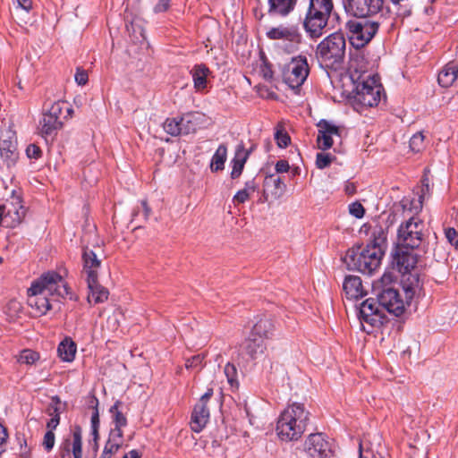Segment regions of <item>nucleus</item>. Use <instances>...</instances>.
<instances>
[{
    "label": "nucleus",
    "mask_w": 458,
    "mask_h": 458,
    "mask_svg": "<svg viewBox=\"0 0 458 458\" xmlns=\"http://www.w3.org/2000/svg\"><path fill=\"white\" fill-rule=\"evenodd\" d=\"M343 290L346 298L350 300H358L367 294L364 290L361 279L356 276H347L343 283Z\"/></svg>",
    "instance_id": "26"
},
{
    "label": "nucleus",
    "mask_w": 458,
    "mask_h": 458,
    "mask_svg": "<svg viewBox=\"0 0 458 458\" xmlns=\"http://www.w3.org/2000/svg\"><path fill=\"white\" fill-rule=\"evenodd\" d=\"M349 212L356 218H361L364 216L365 209L360 202H353L349 206Z\"/></svg>",
    "instance_id": "49"
},
{
    "label": "nucleus",
    "mask_w": 458,
    "mask_h": 458,
    "mask_svg": "<svg viewBox=\"0 0 458 458\" xmlns=\"http://www.w3.org/2000/svg\"><path fill=\"white\" fill-rule=\"evenodd\" d=\"M210 73L209 69L204 64L194 65L191 71L193 80V86L197 92H203L208 87V76Z\"/></svg>",
    "instance_id": "29"
},
{
    "label": "nucleus",
    "mask_w": 458,
    "mask_h": 458,
    "mask_svg": "<svg viewBox=\"0 0 458 458\" xmlns=\"http://www.w3.org/2000/svg\"><path fill=\"white\" fill-rule=\"evenodd\" d=\"M82 274L86 281L94 283V279L98 277V271L101 267L102 260L99 259L97 250L85 246L82 248Z\"/></svg>",
    "instance_id": "21"
},
{
    "label": "nucleus",
    "mask_w": 458,
    "mask_h": 458,
    "mask_svg": "<svg viewBox=\"0 0 458 458\" xmlns=\"http://www.w3.org/2000/svg\"><path fill=\"white\" fill-rule=\"evenodd\" d=\"M431 191V187L429 185L428 178L426 174L421 179V186L419 194L418 199L403 198L401 201L394 205V212H410L414 214H419L423 207V201L426 196H428Z\"/></svg>",
    "instance_id": "16"
},
{
    "label": "nucleus",
    "mask_w": 458,
    "mask_h": 458,
    "mask_svg": "<svg viewBox=\"0 0 458 458\" xmlns=\"http://www.w3.org/2000/svg\"><path fill=\"white\" fill-rule=\"evenodd\" d=\"M38 358L39 355L38 352L31 350H24L19 357V361L24 364H33Z\"/></svg>",
    "instance_id": "46"
},
{
    "label": "nucleus",
    "mask_w": 458,
    "mask_h": 458,
    "mask_svg": "<svg viewBox=\"0 0 458 458\" xmlns=\"http://www.w3.org/2000/svg\"><path fill=\"white\" fill-rule=\"evenodd\" d=\"M7 437L8 434L6 428L2 424H0V445L6 441Z\"/></svg>",
    "instance_id": "63"
},
{
    "label": "nucleus",
    "mask_w": 458,
    "mask_h": 458,
    "mask_svg": "<svg viewBox=\"0 0 458 458\" xmlns=\"http://www.w3.org/2000/svg\"><path fill=\"white\" fill-rule=\"evenodd\" d=\"M89 288L88 301L89 303H101L107 300L108 291L98 283V277L94 279V283L86 281Z\"/></svg>",
    "instance_id": "31"
},
{
    "label": "nucleus",
    "mask_w": 458,
    "mask_h": 458,
    "mask_svg": "<svg viewBox=\"0 0 458 458\" xmlns=\"http://www.w3.org/2000/svg\"><path fill=\"white\" fill-rule=\"evenodd\" d=\"M393 267L402 275L415 272L418 254L415 249L396 247L392 252Z\"/></svg>",
    "instance_id": "15"
},
{
    "label": "nucleus",
    "mask_w": 458,
    "mask_h": 458,
    "mask_svg": "<svg viewBox=\"0 0 458 458\" xmlns=\"http://www.w3.org/2000/svg\"><path fill=\"white\" fill-rule=\"evenodd\" d=\"M310 72L307 58L302 55L293 57L283 69V80L291 89H298L306 81Z\"/></svg>",
    "instance_id": "10"
},
{
    "label": "nucleus",
    "mask_w": 458,
    "mask_h": 458,
    "mask_svg": "<svg viewBox=\"0 0 458 458\" xmlns=\"http://www.w3.org/2000/svg\"><path fill=\"white\" fill-rule=\"evenodd\" d=\"M318 133L317 142L319 148L326 150L333 146V136H339V128L327 120H320L317 124Z\"/></svg>",
    "instance_id": "23"
},
{
    "label": "nucleus",
    "mask_w": 458,
    "mask_h": 458,
    "mask_svg": "<svg viewBox=\"0 0 458 458\" xmlns=\"http://www.w3.org/2000/svg\"><path fill=\"white\" fill-rule=\"evenodd\" d=\"M332 162V156L328 153H318L316 157V165L319 169L327 167Z\"/></svg>",
    "instance_id": "47"
},
{
    "label": "nucleus",
    "mask_w": 458,
    "mask_h": 458,
    "mask_svg": "<svg viewBox=\"0 0 458 458\" xmlns=\"http://www.w3.org/2000/svg\"><path fill=\"white\" fill-rule=\"evenodd\" d=\"M182 134L187 135L195 132L203 123L204 114L198 112L184 114L180 117Z\"/></svg>",
    "instance_id": "28"
},
{
    "label": "nucleus",
    "mask_w": 458,
    "mask_h": 458,
    "mask_svg": "<svg viewBox=\"0 0 458 458\" xmlns=\"http://www.w3.org/2000/svg\"><path fill=\"white\" fill-rule=\"evenodd\" d=\"M41 149L36 144H30L26 148V154L29 158L38 159L41 156Z\"/></svg>",
    "instance_id": "51"
},
{
    "label": "nucleus",
    "mask_w": 458,
    "mask_h": 458,
    "mask_svg": "<svg viewBox=\"0 0 458 458\" xmlns=\"http://www.w3.org/2000/svg\"><path fill=\"white\" fill-rule=\"evenodd\" d=\"M355 86L354 99L363 106L372 107L378 105L383 87L377 76H367L365 80L353 81Z\"/></svg>",
    "instance_id": "7"
},
{
    "label": "nucleus",
    "mask_w": 458,
    "mask_h": 458,
    "mask_svg": "<svg viewBox=\"0 0 458 458\" xmlns=\"http://www.w3.org/2000/svg\"><path fill=\"white\" fill-rule=\"evenodd\" d=\"M345 49L346 41L344 35L335 32L318 45L316 56L321 65L337 71L344 64Z\"/></svg>",
    "instance_id": "3"
},
{
    "label": "nucleus",
    "mask_w": 458,
    "mask_h": 458,
    "mask_svg": "<svg viewBox=\"0 0 458 458\" xmlns=\"http://www.w3.org/2000/svg\"><path fill=\"white\" fill-rule=\"evenodd\" d=\"M401 213L406 220L399 225L396 247L418 250L425 239L424 223L416 216L417 214L410 212Z\"/></svg>",
    "instance_id": "6"
},
{
    "label": "nucleus",
    "mask_w": 458,
    "mask_h": 458,
    "mask_svg": "<svg viewBox=\"0 0 458 458\" xmlns=\"http://www.w3.org/2000/svg\"><path fill=\"white\" fill-rule=\"evenodd\" d=\"M267 37L271 40H281L280 47L287 53L295 51L301 41V35L298 29L293 26L280 25L273 27L267 30Z\"/></svg>",
    "instance_id": "11"
},
{
    "label": "nucleus",
    "mask_w": 458,
    "mask_h": 458,
    "mask_svg": "<svg viewBox=\"0 0 458 458\" xmlns=\"http://www.w3.org/2000/svg\"><path fill=\"white\" fill-rule=\"evenodd\" d=\"M123 431L111 429L108 440L99 458H111L123 445Z\"/></svg>",
    "instance_id": "30"
},
{
    "label": "nucleus",
    "mask_w": 458,
    "mask_h": 458,
    "mask_svg": "<svg viewBox=\"0 0 458 458\" xmlns=\"http://www.w3.org/2000/svg\"><path fill=\"white\" fill-rule=\"evenodd\" d=\"M261 72L263 74V77L267 80V81H270L272 78H273V71L270 67V65L265 64L262 68H261Z\"/></svg>",
    "instance_id": "58"
},
{
    "label": "nucleus",
    "mask_w": 458,
    "mask_h": 458,
    "mask_svg": "<svg viewBox=\"0 0 458 458\" xmlns=\"http://www.w3.org/2000/svg\"><path fill=\"white\" fill-rule=\"evenodd\" d=\"M276 140L280 148H286L290 143V137L285 132L276 131Z\"/></svg>",
    "instance_id": "53"
},
{
    "label": "nucleus",
    "mask_w": 458,
    "mask_h": 458,
    "mask_svg": "<svg viewBox=\"0 0 458 458\" xmlns=\"http://www.w3.org/2000/svg\"><path fill=\"white\" fill-rule=\"evenodd\" d=\"M275 169L277 174L287 173L290 169L288 161L284 159L277 161Z\"/></svg>",
    "instance_id": "56"
},
{
    "label": "nucleus",
    "mask_w": 458,
    "mask_h": 458,
    "mask_svg": "<svg viewBox=\"0 0 458 458\" xmlns=\"http://www.w3.org/2000/svg\"><path fill=\"white\" fill-rule=\"evenodd\" d=\"M297 0H268V13L271 15L285 16L290 13Z\"/></svg>",
    "instance_id": "35"
},
{
    "label": "nucleus",
    "mask_w": 458,
    "mask_h": 458,
    "mask_svg": "<svg viewBox=\"0 0 458 458\" xmlns=\"http://www.w3.org/2000/svg\"><path fill=\"white\" fill-rule=\"evenodd\" d=\"M398 213L394 212L393 208V214L388 215L386 221L383 219L378 220L374 225H372L369 242L367 244L377 250L385 251L387 242V234L389 226L394 222V216Z\"/></svg>",
    "instance_id": "17"
},
{
    "label": "nucleus",
    "mask_w": 458,
    "mask_h": 458,
    "mask_svg": "<svg viewBox=\"0 0 458 458\" xmlns=\"http://www.w3.org/2000/svg\"><path fill=\"white\" fill-rule=\"evenodd\" d=\"M369 62L360 49H355L350 54L348 73L352 81L365 80L367 76H374L369 73Z\"/></svg>",
    "instance_id": "20"
},
{
    "label": "nucleus",
    "mask_w": 458,
    "mask_h": 458,
    "mask_svg": "<svg viewBox=\"0 0 458 458\" xmlns=\"http://www.w3.org/2000/svg\"><path fill=\"white\" fill-rule=\"evenodd\" d=\"M164 130L171 136L182 134L180 118H167L164 123Z\"/></svg>",
    "instance_id": "42"
},
{
    "label": "nucleus",
    "mask_w": 458,
    "mask_h": 458,
    "mask_svg": "<svg viewBox=\"0 0 458 458\" xmlns=\"http://www.w3.org/2000/svg\"><path fill=\"white\" fill-rule=\"evenodd\" d=\"M458 76V65L449 62L438 73L437 81L440 86L448 88L454 84Z\"/></svg>",
    "instance_id": "34"
},
{
    "label": "nucleus",
    "mask_w": 458,
    "mask_h": 458,
    "mask_svg": "<svg viewBox=\"0 0 458 458\" xmlns=\"http://www.w3.org/2000/svg\"><path fill=\"white\" fill-rule=\"evenodd\" d=\"M170 6V0H158V3L154 6L155 13H163L168 10Z\"/></svg>",
    "instance_id": "57"
},
{
    "label": "nucleus",
    "mask_w": 458,
    "mask_h": 458,
    "mask_svg": "<svg viewBox=\"0 0 458 458\" xmlns=\"http://www.w3.org/2000/svg\"><path fill=\"white\" fill-rule=\"evenodd\" d=\"M227 157V147L221 144L216 148L210 162V170L214 173L221 171L225 168V163Z\"/></svg>",
    "instance_id": "37"
},
{
    "label": "nucleus",
    "mask_w": 458,
    "mask_h": 458,
    "mask_svg": "<svg viewBox=\"0 0 458 458\" xmlns=\"http://www.w3.org/2000/svg\"><path fill=\"white\" fill-rule=\"evenodd\" d=\"M264 197L267 199L268 196L274 199H280L286 191V184L280 176L268 174L264 180Z\"/></svg>",
    "instance_id": "25"
},
{
    "label": "nucleus",
    "mask_w": 458,
    "mask_h": 458,
    "mask_svg": "<svg viewBox=\"0 0 458 458\" xmlns=\"http://www.w3.org/2000/svg\"><path fill=\"white\" fill-rule=\"evenodd\" d=\"M52 418L49 420V421L47 424V428L48 430H54L56 428V427L59 425L60 422V416L58 412V409L55 408L54 413H50Z\"/></svg>",
    "instance_id": "52"
},
{
    "label": "nucleus",
    "mask_w": 458,
    "mask_h": 458,
    "mask_svg": "<svg viewBox=\"0 0 458 458\" xmlns=\"http://www.w3.org/2000/svg\"><path fill=\"white\" fill-rule=\"evenodd\" d=\"M72 453L74 458H82V429L75 426L72 431Z\"/></svg>",
    "instance_id": "40"
},
{
    "label": "nucleus",
    "mask_w": 458,
    "mask_h": 458,
    "mask_svg": "<svg viewBox=\"0 0 458 458\" xmlns=\"http://www.w3.org/2000/svg\"><path fill=\"white\" fill-rule=\"evenodd\" d=\"M309 458H333L332 443L322 433L310 434L305 442Z\"/></svg>",
    "instance_id": "12"
},
{
    "label": "nucleus",
    "mask_w": 458,
    "mask_h": 458,
    "mask_svg": "<svg viewBox=\"0 0 458 458\" xmlns=\"http://www.w3.org/2000/svg\"><path fill=\"white\" fill-rule=\"evenodd\" d=\"M4 209V220L10 222L7 224L10 227L18 225L25 216V209L21 205V200L19 197H13L12 200L3 205Z\"/></svg>",
    "instance_id": "24"
},
{
    "label": "nucleus",
    "mask_w": 458,
    "mask_h": 458,
    "mask_svg": "<svg viewBox=\"0 0 458 458\" xmlns=\"http://www.w3.org/2000/svg\"><path fill=\"white\" fill-rule=\"evenodd\" d=\"M141 206H142V208H143V216H144V218L145 220L148 219L149 216H150V213H151V209L148 206L147 204V201L146 200H142L141 201Z\"/></svg>",
    "instance_id": "62"
},
{
    "label": "nucleus",
    "mask_w": 458,
    "mask_h": 458,
    "mask_svg": "<svg viewBox=\"0 0 458 458\" xmlns=\"http://www.w3.org/2000/svg\"><path fill=\"white\" fill-rule=\"evenodd\" d=\"M0 156L7 166L14 165L18 159L16 140H12L11 137L1 140Z\"/></svg>",
    "instance_id": "27"
},
{
    "label": "nucleus",
    "mask_w": 458,
    "mask_h": 458,
    "mask_svg": "<svg viewBox=\"0 0 458 458\" xmlns=\"http://www.w3.org/2000/svg\"><path fill=\"white\" fill-rule=\"evenodd\" d=\"M383 310L378 299L368 298L360 304L358 317L364 331L370 333L373 327H380L385 323Z\"/></svg>",
    "instance_id": "8"
},
{
    "label": "nucleus",
    "mask_w": 458,
    "mask_h": 458,
    "mask_svg": "<svg viewBox=\"0 0 458 458\" xmlns=\"http://www.w3.org/2000/svg\"><path fill=\"white\" fill-rule=\"evenodd\" d=\"M333 6L332 0H310L303 26L310 38H317L323 34Z\"/></svg>",
    "instance_id": "5"
},
{
    "label": "nucleus",
    "mask_w": 458,
    "mask_h": 458,
    "mask_svg": "<svg viewBox=\"0 0 458 458\" xmlns=\"http://www.w3.org/2000/svg\"><path fill=\"white\" fill-rule=\"evenodd\" d=\"M250 151L246 150L242 144L239 145L236 148L234 157L232 160L233 167L231 172L232 179L238 178L244 168V165L250 156Z\"/></svg>",
    "instance_id": "32"
},
{
    "label": "nucleus",
    "mask_w": 458,
    "mask_h": 458,
    "mask_svg": "<svg viewBox=\"0 0 458 458\" xmlns=\"http://www.w3.org/2000/svg\"><path fill=\"white\" fill-rule=\"evenodd\" d=\"M445 237L452 245L458 246V233L454 228L445 230Z\"/></svg>",
    "instance_id": "54"
},
{
    "label": "nucleus",
    "mask_w": 458,
    "mask_h": 458,
    "mask_svg": "<svg viewBox=\"0 0 458 458\" xmlns=\"http://www.w3.org/2000/svg\"><path fill=\"white\" fill-rule=\"evenodd\" d=\"M383 6V0H347L345 9L353 16L366 18L377 14Z\"/></svg>",
    "instance_id": "19"
},
{
    "label": "nucleus",
    "mask_w": 458,
    "mask_h": 458,
    "mask_svg": "<svg viewBox=\"0 0 458 458\" xmlns=\"http://www.w3.org/2000/svg\"><path fill=\"white\" fill-rule=\"evenodd\" d=\"M247 353L255 359L259 354H262L266 349L264 340L250 334L245 346Z\"/></svg>",
    "instance_id": "38"
},
{
    "label": "nucleus",
    "mask_w": 458,
    "mask_h": 458,
    "mask_svg": "<svg viewBox=\"0 0 458 458\" xmlns=\"http://www.w3.org/2000/svg\"><path fill=\"white\" fill-rule=\"evenodd\" d=\"M212 395L213 389L208 388L193 408L191 420V428L196 433L200 432L205 428L209 420V409L208 408L207 403Z\"/></svg>",
    "instance_id": "18"
},
{
    "label": "nucleus",
    "mask_w": 458,
    "mask_h": 458,
    "mask_svg": "<svg viewBox=\"0 0 458 458\" xmlns=\"http://www.w3.org/2000/svg\"><path fill=\"white\" fill-rule=\"evenodd\" d=\"M310 420V412L304 405L293 403L280 414L276 423V433L283 441H296L306 430Z\"/></svg>",
    "instance_id": "2"
},
{
    "label": "nucleus",
    "mask_w": 458,
    "mask_h": 458,
    "mask_svg": "<svg viewBox=\"0 0 458 458\" xmlns=\"http://www.w3.org/2000/svg\"><path fill=\"white\" fill-rule=\"evenodd\" d=\"M402 290L404 299L410 305L412 300L419 298L422 292V282L417 272L403 274L402 278Z\"/></svg>",
    "instance_id": "22"
},
{
    "label": "nucleus",
    "mask_w": 458,
    "mask_h": 458,
    "mask_svg": "<svg viewBox=\"0 0 458 458\" xmlns=\"http://www.w3.org/2000/svg\"><path fill=\"white\" fill-rule=\"evenodd\" d=\"M64 102H55L49 109L43 114L39 122L40 132L44 137L54 136L63 127L61 114Z\"/></svg>",
    "instance_id": "13"
},
{
    "label": "nucleus",
    "mask_w": 458,
    "mask_h": 458,
    "mask_svg": "<svg viewBox=\"0 0 458 458\" xmlns=\"http://www.w3.org/2000/svg\"><path fill=\"white\" fill-rule=\"evenodd\" d=\"M98 438L99 435L97 433V435H92V440L89 441V445L91 446L94 454H96L98 450Z\"/></svg>",
    "instance_id": "60"
},
{
    "label": "nucleus",
    "mask_w": 458,
    "mask_h": 458,
    "mask_svg": "<svg viewBox=\"0 0 458 458\" xmlns=\"http://www.w3.org/2000/svg\"><path fill=\"white\" fill-rule=\"evenodd\" d=\"M89 76L86 71L78 68L75 73V81L79 85H85L88 81Z\"/></svg>",
    "instance_id": "55"
},
{
    "label": "nucleus",
    "mask_w": 458,
    "mask_h": 458,
    "mask_svg": "<svg viewBox=\"0 0 458 458\" xmlns=\"http://www.w3.org/2000/svg\"><path fill=\"white\" fill-rule=\"evenodd\" d=\"M18 439H19V442L21 445L20 454L23 457H26L30 453V449L27 446V441L24 437H22V439H21V438H18Z\"/></svg>",
    "instance_id": "59"
},
{
    "label": "nucleus",
    "mask_w": 458,
    "mask_h": 458,
    "mask_svg": "<svg viewBox=\"0 0 458 458\" xmlns=\"http://www.w3.org/2000/svg\"><path fill=\"white\" fill-rule=\"evenodd\" d=\"M122 458H140V454L137 450H131L128 454H124Z\"/></svg>",
    "instance_id": "64"
},
{
    "label": "nucleus",
    "mask_w": 458,
    "mask_h": 458,
    "mask_svg": "<svg viewBox=\"0 0 458 458\" xmlns=\"http://www.w3.org/2000/svg\"><path fill=\"white\" fill-rule=\"evenodd\" d=\"M204 360V356L201 354L194 355L189 358L185 362L186 369H200L202 362Z\"/></svg>",
    "instance_id": "48"
},
{
    "label": "nucleus",
    "mask_w": 458,
    "mask_h": 458,
    "mask_svg": "<svg viewBox=\"0 0 458 458\" xmlns=\"http://www.w3.org/2000/svg\"><path fill=\"white\" fill-rule=\"evenodd\" d=\"M16 1H17L18 5L26 11L30 10V8L32 6V3L30 0H16Z\"/></svg>",
    "instance_id": "61"
},
{
    "label": "nucleus",
    "mask_w": 458,
    "mask_h": 458,
    "mask_svg": "<svg viewBox=\"0 0 458 458\" xmlns=\"http://www.w3.org/2000/svg\"><path fill=\"white\" fill-rule=\"evenodd\" d=\"M71 294L66 281L55 271H48L33 281L28 289V304L35 316L47 314L52 308L53 298H64Z\"/></svg>",
    "instance_id": "1"
},
{
    "label": "nucleus",
    "mask_w": 458,
    "mask_h": 458,
    "mask_svg": "<svg viewBox=\"0 0 458 458\" xmlns=\"http://www.w3.org/2000/svg\"><path fill=\"white\" fill-rule=\"evenodd\" d=\"M379 303L387 312L396 317L401 316L408 304L404 297L403 298L397 289L393 287H385L377 294Z\"/></svg>",
    "instance_id": "14"
},
{
    "label": "nucleus",
    "mask_w": 458,
    "mask_h": 458,
    "mask_svg": "<svg viewBox=\"0 0 458 458\" xmlns=\"http://www.w3.org/2000/svg\"><path fill=\"white\" fill-rule=\"evenodd\" d=\"M227 382L232 388L237 389L239 386L238 371L234 364L228 362L224 369Z\"/></svg>",
    "instance_id": "44"
},
{
    "label": "nucleus",
    "mask_w": 458,
    "mask_h": 458,
    "mask_svg": "<svg viewBox=\"0 0 458 458\" xmlns=\"http://www.w3.org/2000/svg\"><path fill=\"white\" fill-rule=\"evenodd\" d=\"M274 330L275 326L272 319L267 317H263L255 323L251 329L250 335L265 340L273 335Z\"/></svg>",
    "instance_id": "33"
},
{
    "label": "nucleus",
    "mask_w": 458,
    "mask_h": 458,
    "mask_svg": "<svg viewBox=\"0 0 458 458\" xmlns=\"http://www.w3.org/2000/svg\"><path fill=\"white\" fill-rule=\"evenodd\" d=\"M346 28L350 33V40L355 49H360L368 44L378 30V22L369 20L349 21Z\"/></svg>",
    "instance_id": "9"
},
{
    "label": "nucleus",
    "mask_w": 458,
    "mask_h": 458,
    "mask_svg": "<svg viewBox=\"0 0 458 458\" xmlns=\"http://www.w3.org/2000/svg\"><path fill=\"white\" fill-rule=\"evenodd\" d=\"M55 433L52 430H48L46 432L44 438H43V446L44 448L48 452L50 451L54 445H55Z\"/></svg>",
    "instance_id": "50"
},
{
    "label": "nucleus",
    "mask_w": 458,
    "mask_h": 458,
    "mask_svg": "<svg viewBox=\"0 0 458 458\" xmlns=\"http://www.w3.org/2000/svg\"><path fill=\"white\" fill-rule=\"evenodd\" d=\"M122 405L121 401H116L113 406H111L109 412L112 414L113 422L114 424V428L113 429H118L119 431H123L122 428L125 427L127 424V419L123 414V412L119 410V407Z\"/></svg>",
    "instance_id": "39"
},
{
    "label": "nucleus",
    "mask_w": 458,
    "mask_h": 458,
    "mask_svg": "<svg viewBox=\"0 0 458 458\" xmlns=\"http://www.w3.org/2000/svg\"><path fill=\"white\" fill-rule=\"evenodd\" d=\"M255 191V186L253 182H247L245 188L237 191L234 195L233 201L234 204H242L249 199L251 192Z\"/></svg>",
    "instance_id": "43"
},
{
    "label": "nucleus",
    "mask_w": 458,
    "mask_h": 458,
    "mask_svg": "<svg viewBox=\"0 0 458 458\" xmlns=\"http://www.w3.org/2000/svg\"><path fill=\"white\" fill-rule=\"evenodd\" d=\"M90 407H92L93 413L91 415V435H97L99 428V413H98V400L96 396L92 395L89 402Z\"/></svg>",
    "instance_id": "41"
},
{
    "label": "nucleus",
    "mask_w": 458,
    "mask_h": 458,
    "mask_svg": "<svg viewBox=\"0 0 458 458\" xmlns=\"http://www.w3.org/2000/svg\"><path fill=\"white\" fill-rule=\"evenodd\" d=\"M77 351L76 344L71 339L66 337L63 340L57 348V352L60 359L65 362H71L74 360Z\"/></svg>",
    "instance_id": "36"
},
{
    "label": "nucleus",
    "mask_w": 458,
    "mask_h": 458,
    "mask_svg": "<svg viewBox=\"0 0 458 458\" xmlns=\"http://www.w3.org/2000/svg\"><path fill=\"white\" fill-rule=\"evenodd\" d=\"M383 255V250L367 245L364 248L358 247L348 250L343 261L349 270L371 274L379 267Z\"/></svg>",
    "instance_id": "4"
},
{
    "label": "nucleus",
    "mask_w": 458,
    "mask_h": 458,
    "mask_svg": "<svg viewBox=\"0 0 458 458\" xmlns=\"http://www.w3.org/2000/svg\"><path fill=\"white\" fill-rule=\"evenodd\" d=\"M424 135L422 132L415 133L410 140V148L413 152H420L424 148Z\"/></svg>",
    "instance_id": "45"
}]
</instances>
